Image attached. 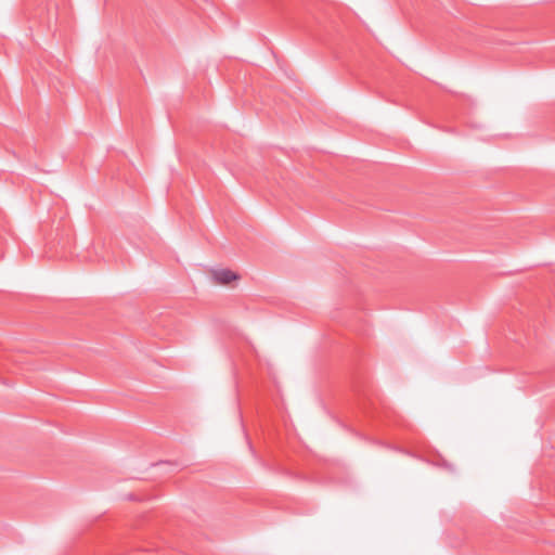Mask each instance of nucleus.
<instances>
[{"label": "nucleus", "mask_w": 555, "mask_h": 555, "mask_svg": "<svg viewBox=\"0 0 555 555\" xmlns=\"http://www.w3.org/2000/svg\"><path fill=\"white\" fill-rule=\"evenodd\" d=\"M209 274L215 284L223 286L234 284L241 280L238 273L225 268L214 269Z\"/></svg>", "instance_id": "f257e3e1"}]
</instances>
